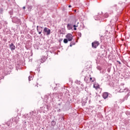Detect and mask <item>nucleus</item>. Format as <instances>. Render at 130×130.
<instances>
[{"label":"nucleus","instance_id":"393cba45","mask_svg":"<svg viewBox=\"0 0 130 130\" xmlns=\"http://www.w3.org/2000/svg\"><path fill=\"white\" fill-rule=\"evenodd\" d=\"M70 47H72V46H73V45L72 44V43H70Z\"/></svg>","mask_w":130,"mask_h":130},{"label":"nucleus","instance_id":"72a5a7b5","mask_svg":"<svg viewBox=\"0 0 130 130\" xmlns=\"http://www.w3.org/2000/svg\"><path fill=\"white\" fill-rule=\"evenodd\" d=\"M29 114H31V112H30Z\"/></svg>","mask_w":130,"mask_h":130},{"label":"nucleus","instance_id":"c756f323","mask_svg":"<svg viewBox=\"0 0 130 130\" xmlns=\"http://www.w3.org/2000/svg\"><path fill=\"white\" fill-rule=\"evenodd\" d=\"M29 118H31V116H28Z\"/></svg>","mask_w":130,"mask_h":130},{"label":"nucleus","instance_id":"6e6552de","mask_svg":"<svg viewBox=\"0 0 130 130\" xmlns=\"http://www.w3.org/2000/svg\"><path fill=\"white\" fill-rule=\"evenodd\" d=\"M73 27H74V24L72 23H68L67 24V28L68 30H73Z\"/></svg>","mask_w":130,"mask_h":130},{"label":"nucleus","instance_id":"aec40b11","mask_svg":"<svg viewBox=\"0 0 130 130\" xmlns=\"http://www.w3.org/2000/svg\"><path fill=\"white\" fill-rule=\"evenodd\" d=\"M95 20H99V15L96 16V19L95 18Z\"/></svg>","mask_w":130,"mask_h":130},{"label":"nucleus","instance_id":"f03ea898","mask_svg":"<svg viewBox=\"0 0 130 130\" xmlns=\"http://www.w3.org/2000/svg\"><path fill=\"white\" fill-rule=\"evenodd\" d=\"M12 21L13 23H16V24H20L21 23V19L18 18L17 17H14L12 18Z\"/></svg>","mask_w":130,"mask_h":130},{"label":"nucleus","instance_id":"7c9ffc66","mask_svg":"<svg viewBox=\"0 0 130 130\" xmlns=\"http://www.w3.org/2000/svg\"><path fill=\"white\" fill-rule=\"evenodd\" d=\"M10 17L11 18V19H13V18H12V16H11Z\"/></svg>","mask_w":130,"mask_h":130},{"label":"nucleus","instance_id":"5701e85b","mask_svg":"<svg viewBox=\"0 0 130 130\" xmlns=\"http://www.w3.org/2000/svg\"><path fill=\"white\" fill-rule=\"evenodd\" d=\"M90 82H94V80H92V77H90Z\"/></svg>","mask_w":130,"mask_h":130},{"label":"nucleus","instance_id":"473e14b6","mask_svg":"<svg viewBox=\"0 0 130 130\" xmlns=\"http://www.w3.org/2000/svg\"><path fill=\"white\" fill-rule=\"evenodd\" d=\"M59 111H60V109H59Z\"/></svg>","mask_w":130,"mask_h":130},{"label":"nucleus","instance_id":"dca6fc26","mask_svg":"<svg viewBox=\"0 0 130 130\" xmlns=\"http://www.w3.org/2000/svg\"><path fill=\"white\" fill-rule=\"evenodd\" d=\"M73 27H74V30L76 31L77 30V28L76 27H78V26L76 25V24H74Z\"/></svg>","mask_w":130,"mask_h":130},{"label":"nucleus","instance_id":"1a4fd4ad","mask_svg":"<svg viewBox=\"0 0 130 130\" xmlns=\"http://www.w3.org/2000/svg\"><path fill=\"white\" fill-rule=\"evenodd\" d=\"M109 93L108 92H104L103 93V97L104 99H107L108 98Z\"/></svg>","mask_w":130,"mask_h":130},{"label":"nucleus","instance_id":"cd10ccee","mask_svg":"<svg viewBox=\"0 0 130 130\" xmlns=\"http://www.w3.org/2000/svg\"><path fill=\"white\" fill-rule=\"evenodd\" d=\"M69 8H72V6L69 5Z\"/></svg>","mask_w":130,"mask_h":130},{"label":"nucleus","instance_id":"7ed1b4c3","mask_svg":"<svg viewBox=\"0 0 130 130\" xmlns=\"http://www.w3.org/2000/svg\"><path fill=\"white\" fill-rule=\"evenodd\" d=\"M120 88L119 90L120 93H122V92H126L127 91H128V89L126 88H124L123 87V85H120Z\"/></svg>","mask_w":130,"mask_h":130},{"label":"nucleus","instance_id":"39448f33","mask_svg":"<svg viewBox=\"0 0 130 130\" xmlns=\"http://www.w3.org/2000/svg\"><path fill=\"white\" fill-rule=\"evenodd\" d=\"M37 30L39 34H41L43 31V27L42 26H37Z\"/></svg>","mask_w":130,"mask_h":130},{"label":"nucleus","instance_id":"b1692460","mask_svg":"<svg viewBox=\"0 0 130 130\" xmlns=\"http://www.w3.org/2000/svg\"><path fill=\"white\" fill-rule=\"evenodd\" d=\"M118 62L119 64H121V62L118 60L117 61Z\"/></svg>","mask_w":130,"mask_h":130},{"label":"nucleus","instance_id":"0eeeda50","mask_svg":"<svg viewBox=\"0 0 130 130\" xmlns=\"http://www.w3.org/2000/svg\"><path fill=\"white\" fill-rule=\"evenodd\" d=\"M9 48H10L11 51H14L16 49V46L14 45L13 43L9 44Z\"/></svg>","mask_w":130,"mask_h":130},{"label":"nucleus","instance_id":"ddd939ff","mask_svg":"<svg viewBox=\"0 0 130 130\" xmlns=\"http://www.w3.org/2000/svg\"><path fill=\"white\" fill-rule=\"evenodd\" d=\"M63 42H64V43L67 44V43H68V42H69V40H68V39H64L63 40Z\"/></svg>","mask_w":130,"mask_h":130},{"label":"nucleus","instance_id":"9b49d317","mask_svg":"<svg viewBox=\"0 0 130 130\" xmlns=\"http://www.w3.org/2000/svg\"><path fill=\"white\" fill-rule=\"evenodd\" d=\"M55 124H56V122H55V121L52 120L51 122V126H55Z\"/></svg>","mask_w":130,"mask_h":130},{"label":"nucleus","instance_id":"412c9836","mask_svg":"<svg viewBox=\"0 0 130 130\" xmlns=\"http://www.w3.org/2000/svg\"><path fill=\"white\" fill-rule=\"evenodd\" d=\"M70 43H71V44L73 45H75V44H76V43H74V42H71Z\"/></svg>","mask_w":130,"mask_h":130},{"label":"nucleus","instance_id":"f257e3e1","mask_svg":"<svg viewBox=\"0 0 130 130\" xmlns=\"http://www.w3.org/2000/svg\"><path fill=\"white\" fill-rule=\"evenodd\" d=\"M51 32V30L50 29L47 28V27H45L43 30V33L44 34H46V35H50V32Z\"/></svg>","mask_w":130,"mask_h":130},{"label":"nucleus","instance_id":"f8f14e48","mask_svg":"<svg viewBox=\"0 0 130 130\" xmlns=\"http://www.w3.org/2000/svg\"><path fill=\"white\" fill-rule=\"evenodd\" d=\"M27 9L28 11H31V10H32V6H28Z\"/></svg>","mask_w":130,"mask_h":130},{"label":"nucleus","instance_id":"a878e982","mask_svg":"<svg viewBox=\"0 0 130 130\" xmlns=\"http://www.w3.org/2000/svg\"><path fill=\"white\" fill-rule=\"evenodd\" d=\"M2 12H3V9H0V13H2Z\"/></svg>","mask_w":130,"mask_h":130},{"label":"nucleus","instance_id":"4468645a","mask_svg":"<svg viewBox=\"0 0 130 130\" xmlns=\"http://www.w3.org/2000/svg\"><path fill=\"white\" fill-rule=\"evenodd\" d=\"M127 98H128V93L124 98L123 101H124V100H127Z\"/></svg>","mask_w":130,"mask_h":130},{"label":"nucleus","instance_id":"2f4dec72","mask_svg":"<svg viewBox=\"0 0 130 130\" xmlns=\"http://www.w3.org/2000/svg\"><path fill=\"white\" fill-rule=\"evenodd\" d=\"M12 120H13V119H14V118H12Z\"/></svg>","mask_w":130,"mask_h":130},{"label":"nucleus","instance_id":"c85d7f7f","mask_svg":"<svg viewBox=\"0 0 130 130\" xmlns=\"http://www.w3.org/2000/svg\"><path fill=\"white\" fill-rule=\"evenodd\" d=\"M25 117H28V115H25Z\"/></svg>","mask_w":130,"mask_h":130},{"label":"nucleus","instance_id":"4be33fe9","mask_svg":"<svg viewBox=\"0 0 130 130\" xmlns=\"http://www.w3.org/2000/svg\"><path fill=\"white\" fill-rule=\"evenodd\" d=\"M9 14H10V15H13V12L12 11H10V12H9Z\"/></svg>","mask_w":130,"mask_h":130},{"label":"nucleus","instance_id":"6ab92c4d","mask_svg":"<svg viewBox=\"0 0 130 130\" xmlns=\"http://www.w3.org/2000/svg\"><path fill=\"white\" fill-rule=\"evenodd\" d=\"M78 36H79V37H81V36H82V34H81V32H79V33L78 34Z\"/></svg>","mask_w":130,"mask_h":130},{"label":"nucleus","instance_id":"a211bd4d","mask_svg":"<svg viewBox=\"0 0 130 130\" xmlns=\"http://www.w3.org/2000/svg\"><path fill=\"white\" fill-rule=\"evenodd\" d=\"M32 76H29L28 77V81L30 82L31 81V79H32Z\"/></svg>","mask_w":130,"mask_h":130},{"label":"nucleus","instance_id":"bb28decb","mask_svg":"<svg viewBox=\"0 0 130 130\" xmlns=\"http://www.w3.org/2000/svg\"><path fill=\"white\" fill-rule=\"evenodd\" d=\"M23 10H25V9H26V7H25V6H24V7H23Z\"/></svg>","mask_w":130,"mask_h":130},{"label":"nucleus","instance_id":"20e7f679","mask_svg":"<svg viewBox=\"0 0 130 130\" xmlns=\"http://www.w3.org/2000/svg\"><path fill=\"white\" fill-rule=\"evenodd\" d=\"M92 48H97V46L99 45V42L95 41L91 44Z\"/></svg>","mask_w":130,"mask_h":130},{"label":"nucleus","instance_id":"2eb2a0df","mask_svg":"<svg viewBox=\"0 0 130 130\" xmlns=\"http://www.w3.org/2000/svg\"><path fill=\"white\" fill-rule=\"evenodd\" d=\"M93 88H95V89H99L100 86L99 85L95 86V84H94Z\"/></svg>","mask_w":130,"mask_h":130},{"label":"nucleus","instance_id":"f704fd0d","mask_svg":"<svg viewBox=\"0 0 130 130\" xmlns=\"http://www.w3.org/2000/svg\"><path fill=\"white\" fill-rule=\"evenodd\" d=\"M129 37H130V35H129Z\"/></svg>","mask_w":130,"mask_h":130},{"label":"nucleus","instance_id":"f3484780","mask_svg":"<svg viewBox=\"0 0 130 130\" xmlns=\"http://www.w3.org/2000/svg\"><path fill=\"white\" fill-rule=\"evenodd\" d=\"M109 15H108V13H106L104 14L105 18H108Z\"/></svg>","mask_w":130,"mask_h":130},{"label":"nucleus","instance_id":"423d86ee","mask_svg":"<svg viewBox=\"0 0 130 130\" xmlns=\"http://www.w3.org/2000/svg\"><path fill=\"white\" fill-rule=\"evenodd\" d=\"M66 37L67 38L69 41H72V40H73V35L71 34H67Z\"/></svg>","mask_w":130,"mask_h":130},{"label":"nucleus","instance_id":"9d476101","mask_svg":"<svg viewBox=\"0 0 130 130\" xmlns=\"http://www.w3.org/2000/svg\"><path fill=\"white\" fill-rule=\"evenodd\" d=\"M47 59V58L45 56H43L41 59H40V62H42V63H43Z\"/></svg>","mask_w":130,"mask_h":130}]
</instances>
